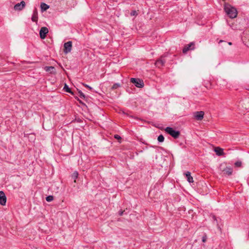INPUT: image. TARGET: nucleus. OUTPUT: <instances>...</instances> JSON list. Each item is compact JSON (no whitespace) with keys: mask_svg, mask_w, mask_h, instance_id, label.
<instances>
[{"mask_svg":"<svg viewBox=\"0 0 249 249\" xmlns=\"http://www.w3.org/2000/svg\"><path fill=\"white\" fill-rule=\"evenodd\" d=\"M204 115L203 111H196L194 113V117L195 119L198 121H201L203 119Z\"/></svg>","mask_w":249,"mask_h":249,"instance_id":"9d476101","label":"nucleus"},{"mask_svg":"<svg viewBox=\"0 0 249 249\" xmlns=\"http://www.w3.org/2000/svg\"><path fill=\"white\" fill-rule=\"evenodd\" d=\"M214 151L218 156H222L224 154L223 149L219 147H215Z\"/></svg>","mask_w":249,"mask_h":249,"instance_id":"4468645a","label":"nucleus"},{"mask_svg":"<svg viewBox=\"0 0 249 249\" xmlns=\"http://www.w3.org/2000/svg\"><path fill=\"white\" fill-rule=\"evenodd\" d=\"M213 219H214V220H216V218H215V216H213Z\"/></svg>","mask_w":249,"mask_h":249,"instance_id":"7c9ffc66","label":"nucleus"},{"mask_svg":"<svg viewBox=\"0 0 249 249\" xmlns=\"http://www.w3.org/2000/svg\"><path fill=\"white\" fill-rule=\"evenodd\" d=\"M224 42V41H223V40H220L219 41V43H221V42Z\"/></svg>","mask_w":249,"mask_h":249,"instance_id":"c85d7f7f","label":"nucleus"},{"mask_svg":"<svg viewBox=\"0 0 249 249\" xmlns=\"http://www.w3.org/2000/svg\"><path fill=\"white\" fill-rule=\"evenodd\" d=\"M114 138H115L116 139L118 140L121 139V137L118 135H115Z\"/></svg>","mask_w":249,"mask_h":249,"instance_id":"bb28decb","label":"nucleus"},{"mask_svg":"<svg viewBox=\"0 0 249 249\" xmlns=\"http://www.w3.org/2000/svg\"><path fill=\"white\" fill-rule=\"evenodd\" d=\"M195 44L194 42H192L189 44L185 45L182 50V53L185 54L190 50H194L195 49Z\"/></svg>","mask_w":249,"mask_h":249,"instance_id":"20e7f679","label":"nucleus"},{"mask_svg":"<svg viewBox=\"0 0 249 249\" xmlns=\"http://www.w3.org/2000/svg\"><path fill=\"white\" fill-rule=\"evenodd\" d=\"M44 70L48 72H50L51 74H55L56 73L55 69L53 66H46Z\"/></svg>","mask_w":249,"mask_h":249,"instance_id":"ddd939ff","label":"nucleus"},{"mask_svg":"<svg viewBox=\"0 0 249 249\" xmlns=\"http://www.w3.org/2000/svg\"><path fill=\"white\" fill-rule=\"evenodd\" d=\"M63 89L65 91H66L67 92L71 93L72 94H73V92L71 91V89L69 87V86L66 84H65Z\"/></svg>","mask_w":249,"mask_h":249,"instance_id":"f3484780","label":"nucleus"},{"mask_svg":"<svg viewBox=\"0 0 249 249\" xmlns=\"http://www.w3.org/2000/svg\"><path fill=\"white\" fill-rule=\"evenodd\" d=\"M223 174L225 175L231 176L233 172V169L230 167H226L223 169H221Z\"/></svg>","mask_w":249,"mask_h":249,"instance_id":"9b49d317","label":"nucleus"},{"mask_svg":"<svg viewBox=\"0 0 249 249\" xmlns=\"http://www.w3.org/2000/svg\"><path fill=\"white\" fill-rule=\"evenodd\" d=\"M165 132L171 135L174 139H177L180 135V132L178 130H175L173 128L171 127H167L165 129Z\"/></svg>","mask_w":249,"mask_h":249,"instance_id":"f03ea898","label":"nucleus"},{"mask_svg":"<svg viewBox=\"0 0 249 249\" xmlns=\"http://www.w3.org/2000/svg\"><path fill=\"white\" fill-rule=\"evenodd\" d=\"M6 202V197L4 193L0 191V204L2 206H4Z\"/></svg>","mask_w":249,"mask_h":249,"instance_id":"1a4fd4ad","label":"nucleus"},{"mask_svg":"<svg viewBox=\"0 0 249 249\" xmlns=\"http://www.w3.org/2000/svg\"><path fill=\"white\" fill-rule=\"evenodd\" d=\"M32 21L36 22L37 23L38 21V12L36 8H35V9L33 10V15L32 16L31 18Z\"/></svg>","mask_w":249,"mask_h":249,"instance_id":"f8f14e48","label":"nucleus"},{"mask_svg":"<svg viewBox=\"0 0 249 249\" xmlns=\"http://www.w3.org/2000/svg\"><path fill=\"white\" fill-rule=\"evenodd\" d=\"M234 165L236 167H241L242 165V162L241 161H237L235 162Z\"/></svg>","mask_w":249,"mask_h":249,"instance_id":"5701e85b","label":"nucleus"},{"mask_svg":"<svg viewBox=\"0 0 249 249\" xmlns=\"http://www.w3.org/2000/svg\"><path fill=\"white\" fill-rule=\"evenodd\" d=\"M130 15L131 16H135L137 15V13L136 11L134 10L130 13Z\"/></svg>","mask_w":249,"mask_h":249,"instance_id":"393cba45","label":"nucleus"},{"mask_svg":"<svg viewBox=\"0 0 249 249\" xmlns=\"http://www.w3.org/2000/svg\"><path fill=\"white\" fill-rule=\"evenodd\" d=\"M164 140V137L162 135H160L158 137V141L159 142H162Z\"/></svg>","mask_w":249,"mask_h":249,"instance_id":"a211bd4d","label":"nucleus"},{"mask_svg":"<svg viewBox=\"0 0 249 249\" xmlns=\"http://www.w3.org/2000/svg\"><path fill=\"white\" fill-rule=\"evenodd\" d=\"M164 57H165V55L161 56L158 60L156 61L155 65L157 67L160 68L164 65L166 62V60L164 59Z\"/></svg>","mask_w":249,"mask_h":249,"instance_id":"6e6552de","label":"nucleus"},{"mask_svg":"<svg viewBox=\"0 0 249 249\" xmlns=\"http://www.w3.org/2000/svg\"><path fill=\"white\" fill-rule=\"evenodd\" d=\"M224 10L227 14L231 18H234L237 17V11L236 8L230 5H225Z\"/></svg>","mask_w":249,"mask_h":249,"instance_id":"f257e3e1","label":"nucleus"},{"mask_svg":"<svg viewBox=\"0 0 249 249\" xmlns=\"http://www.w3.org/2000/svg\"><path fill=\"white\" fill-rule=\"evenodd\" d=\"M82 84L85 87L88 88L89 89H90V90L92 89V88L91 87L89 86V85H88L86 84H84V83H83Z\"/></svg>","mask_w":249,"mask_h":249,"instance_id":"b1692460","label":"nucleus"},{"mask_svg":"<svg viewBox=\"0 0 249 249\" xmlns=\"http://www.w3.org/2000/svg\"><path fill=\"white\" fill-rule=\"evenodd\" d=\"M72 48V42L71 41H68L64 44V52L67 54L71 52Z\"/></svg>","mask_w":249,"mask_h":249,"instance_id":"39448f33","label":"nucleus"},{"mask_svg":"<svg viewBox=\"0 0 249 249\" xmlns=\"http://www.w3.org/2000/svg\"><path fill=\"white\" fill-rule=\"evenodd\" d=\"M228 44L230 45H231L232 44V43H231V42H228Z\"/></svg>","mask_w":249,"mask_h":249,"instance_id":"c756f323","label":"nucleus"},{"mask_svg":"<svg viewBox=\"0 0 249 249\" xmlns=\"http://www.w3.org/2000/svg\"><path fill=\"white\" fill-rule=\"evenodd\" d=\"M78 173L77 171H75L72 175V178L74 179V182L76 181L75 179L78 178Z\"/></svg>","mask_w":249,"mask_h":249,"instance_id":"6ab92c4d","label":"nucleus"},{"mask_svg":"<svg viewBox=\"0 0 249 249\" xmlns=\"http://www.w3.org/2000/svg\"><path fill=\"white\" fill-rule=\"evenodd\" d=\"M184 175L186 176V177L187 178V181L190 182H193V178L191 175V173L189 171H187L185 173H184Z\"/></svg>","mask_w":249,"mask_h":249,"instance_id":"2eb2a0df","label":"nucleus"},{"mask_svg":"<svg viewBox=\"0 0 249 249\" xmlns=\"http://www.w3.org/2000/svg\"><path fill=\"white\" fill-rule=\"evenodd\" d=\"M121 86H120V84H119V83H115L114 84L112 87V89H117L118 88L120 87Z\"/></svg>","mask_w":249,"mask_h":249,"instance_id":"4be33fe9","label":"nucleus"},{"mask_svg":"<svg viewBox=\"0 0 249 249\" xmlns=\"http://www.w3.org/2000/svg\"><path fill=\"white\" fill-rule=\"evenodd\" d=\"M26 3L24 1H21L20 3L15 5L14 8L16 11H21L25 7Z\"/></svg>","mask_w":249,"mask_h":249,"instance_id":"0eeeda50","label":"nucleus"},{"mask_svg":"<svg viewBox=\"0 0 249 249\" xmlns=\"http://www.w3.org/2000/svg\"><path fill=\"white\" fill-rule=\"evenodd\" d=\"M53 199V196H49L46 197V200L48 202H51Z\"/></svg>","mask_w":249,"mask_h":249,"instance_id":"aec40b11","label":"nucleus"},{"mask_svg":"<svg viewBox=\"0 0 249 249\" xmlns=\"http://www.w3.org/2000/svg\"><path fill=\"white\" fill-rule=\"evenodd\" d=\"M130 82L134 84L137 88H142L144 86L143 81L138 78H131Z\"/></svg>","mask_w":249,"mask_h":249,"instance_id":"7ed1b4c3","label":"nucleus"},{"mask_svg":"<svg viewBox=\"0 0 249 249\" xmlns=\"http://www.w3.org/2000/svg\"><path fill=\"white\" fill-rule=\"evenodd\" d=\"M206 240H207V236L206 235H205L202 237V241L203 242H205L206 241Z\"/></svg>","mask_w":249,"mask_h":249,"instance_id":"a878e982","label":"nucleus"},{"mask_svg":"<svg viewBox=\"0 0 249 249\" xmlns=\"http://www.w3.org/2000/svg\"><path fill=\"white\" fill-rule=\"evenodd\" d=\"M78 93L81 98L85 99L86 98L85 95L81 90H79Z\"/></svg>","mask_w":249,"mask_h":249,"instance_id":"412c9836","label":"nucleus"},{"mask_svg":"<svg viewBox=\"0 0 249 249\" xmlns=\"http://www.w3.org/2000/svg\"><path fill=\"white\" fill-rule=\"evenodd\" d=\"M40 8L42 12L46 11L49 8V6L45 3H41L40 5Z\"/></svg>","mask_w":249,"mask_h":249,"instance_id":"dca6fc26","label":"nucleus"},{"mask_svg":"<svg viewBox=\"0 0 249 249\" xmlns=\"http://www.w3.org/2000/svg\"><path fill=\"white\" fill-rule=\"evenodd\" d=\"M48 29L46 27H41L39 31V36L41 39H44L48 33Z\"/></svg>","mask_w":249,"mask_h":249,"instance_id":"423d86ee","label":"nucleus"},{"mask_svg":"<svg viewBox=\"0 0 249 249\" xmlns=\"http://www.w3.org/2000/svg\"><path fill=\"white\" fill-rule=\"evenodd\" d=\"M124 212V211H122V210H120V211L119 212V215L120 216H122V215H123Z\"/></svg>","mask_w":249,"mask_h":249,"instance_id":"cd10ccee","label":"nucleus"}]
</instances>
